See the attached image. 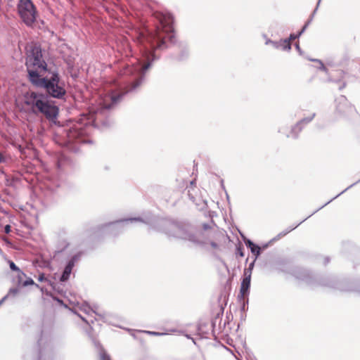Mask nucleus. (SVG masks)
<instances>
[{
    "instance_id": "f257e3e1",
    "label": "nucleus",
    "mask_w": 360,
    "mask_h": 360,
    "mask_svg": "<svg viewBox=\"0 0 360 360\" xmlns=\"http://www.w3.org/2000/svg\"><path fill=\"white\" fill-rule=\"evenodd\" d=\"M154 16L159 21L160 26H157L154 32L148 33L147 35L141 33L139 37V41L141 43L146 41L153 50L162 48L165 44V39L172 37L174 30L173 17L171 14L156 12Z\"/></svg>"
},
{
    "instance_id": "f03ea898",
    "label": "nucleus",
    "mask_w": 360,
    "mask_h": 360,
    "mask_svg": "<svg viewBox=\"0 0 360 360\" xmlns=\"http://www.w3.org/2000/svg\"><path fill=\"white\" fill-rule=\"evenodd\" d=\"M22 103L25 111L42 114L47 119L52 120L58 115V108L51 104L48 96L42 93L30 90L23 95Z\"/></svg>"
},
{
    "instance_id": "7ed1b4c3",
    "label": "nucleus",
    "mask_w": 360,
    "mask_h": 360,
    "mask_svg": "<svg viewBox=\"0 0 360 360\" xmlns=\"http://www.w3.org/2000/svg\"><path fill=\"white\" fill-rule=\"evenodd\" d=\"M25 65L29 80L32 84L43 77L47 70V64L43 58L39 45L32 43L26 47Z\"/></svg>"
},
{
    "instance_id": "20e7f679",
    "label": "nucleus",
    "mask_w": 360,
    "mask_h": 360,
    "mask_svg": "<svg viewBox=\"0 0 360 360\" xmlns=\"http://www.w3.org/2000/svg\"><path fill=\"white\" fill-rule=\"evenodd\" d=\"M37 87L44 88L52 97L61 98L65 94L64 87L60 84L59 77L53 74L50 79L41 77L32 84Z\"/></svg>"
},
{
    "instance_id": "39448f33",
    "label": "nucleus",
    "mask_w": 360,
    "mask_h": 360,
    "mask_svg": "<svg viewBox=\"0 0 360 360\" xmlns=\"http://www.w3.org/2000/svg\"><path fill=\"white\" fill-rule=\"evenodd\" d=\"M335 115L340 119L351 120L354 118L357 111L344 96H340L335 100Z\"/></svg>"
},
{
    "instance_id": "423d86ee",
    "label": "nucleus",
    "mask_w": 360,
    "mask_h": 360,
    "mask_svg": "<svg viewBox=\"0 0 360 360\" xmlns=\"http://www.w3.org/2000/svg\"><path fill=\"white\" fill-rule=\"evenodd\" d=\"M18 10L20 18L27 25L34 23L36 20V10L31 0H20Z\"/></svg>"
},
{
    "instance_id": "0eeeda50",
    "label": "nucleus",
    "mask_w": 360,
    "mask_h": 360,
    "mask_svg": "<svg viewBox=\"0 0 360 360\" xmlns=\"http://www.w3.org/2000/svg\"><path fill=\"white\" fill-rule=\"evenodd\" d=\"M250 280H251V272L249 269H245L244 271V278L242 281L240 289V295L239 297L242 299H245L248 294L249 290L250 288Z\"/></svg>"
},
{
    "instance_id": "6e6552de",
    "label": "nucleus",
    "mask_w": 360,
    "mask_h": 360,
    "mask_svg": "<svg viewBox=\"0 0 360 360\" xmlns=\"http://www.w3.org/2000/svg\"><path fill=\"white\" fill-rule=\"evenodd\" d=\"M120 95H106L104 98L102 108L104 109L110 108L115 103H117L120 100Z\"/></svg>"
},
{
    "instance_id": "1a4fd4ad",
    "label": "nucleus",
    "mask_w": 360,
    "mask_h": 360,
    "mask_svg": "<svg viewBox=\"0 0 360 360\" xmlns=\"http://www.w3.org/2000/svg\"><path fill=\"white\" fill-rule=\"evenodd\" d=\"M314 115L310 118H304L297 122L292 128V136L296 138L302 129V125L309 123L314 117Z\"/></svg>"
},
{
    "instance_id": "9d476101",
    "label": "nucleus",
    "mask_w": 360,
    "mask_h": 360,
    "mask_svg": "<svg viewBox=\"0 0 360 360\" xmlns=\"http://www.w3.org/2000/svg\"><path fill=\"white\" fill-rule=\"evenodd\" d=\"M74 266V261L71 260L68 262L67 266H65L63 273L61 276L60 281H66L68 280L70 275L72 272V268Z\"/></svg>"
},
{
    "instance_id": "9b49d317",
    "label": "nucleus",
    "mask_w": 360,
    "mask_h": 360,
    "mask_svg": "<svg viewBox=\"0 0 360 360\" xmlns=\"http://www.w3.org/2000/svg\"><path fill=\"white\" fill-rule=\"evenodd\" d=\"M78 308L87 315H91L94 312L91 307L86 302L82 303Z\"/></svg>"
},
{
    "instance_id": "f8f14e48",
    "label": "nucleus",
    "mask_w": 360,
    "mask_h": 360,
    "mask_svg": "<svg viewBox=\"0 0 360 360\" xmlns=\"http://www.w3.org/2000/svg\"><path fill=\"white\" fill-rule=\"evenodd\" d=\"M278 46L281 47L283 50H290L291 49V43L290 41V39H285L283 40H281L278 42Z\"/></svg>"
},
{
    "instance_id": "ddd939ff",
    "label": "nucleus",
    "mask_w": 360,
    "mask_h": 360,
    "mask_svg": "<svg viewBox=\"0 0 360 360\" xmlns=\"http://www.w3.org/2000/svg\"><path fill=\"white\" fill-rule=\"evenodd\" d=\"M248 247L251 250V252L255 255L258 256L260 253V248L250 240L248 241Z\"/></svg>"
},
{
    "instance_id": "4468645a",
    "label": "nucleus",
    "mask_w": 360,
    "mask_h": 360,
    "mask_svg": "<svg viewBox=\"0 0 360 360\" xmlns=\"http://www.w3.org/2000/svg\"><path fill=\"white\" fill-rule=\"evenodd\" d=\"M35 285L37 288H39V286L36 284L34 281L30 278H28L27 280H25L23 283H22V285L23 286H27V285Z\"/></svg>"
},
{
    "instance_id": "2eb2a0df",
    "label": "nucleus",
    "mask_w": 360,
    "mask_h": 360,
    "mask_svg": "<svg viewBox=\"0 0 360 360\" xmlns=\"http://www.w3.org/2000/svg\"><path fill=\"white\" fill-rule=\"evenodd\" d=\"M9 266H10V268L13 270V271H19L20 269L19 268L14 264L13 262L12 261H10L9 262Z\"/></svg>"
},
{
    "instance_id": "dca6fc26",
    "label": "nucleus",
    "mask_w": 360,
    "mask_h": 360,
    "mask_svg": "<svg viewBox=\"0 0 360 360\" xmlns=\"http://www.w3.org/2000/svg\"><path fill=\"white\" fill-rule=\"evenodd\" d=\"M38 281L40 282L46 281H47V278L45 277V275L44 274H41L38 277Z\"/></svg>"
},
{
    "instance_id": "f3484780",
    "label": "nucleus",
    "mask_w": 360,
    "mask_h": 360,
    "mask_svg": "<svg viewBox=\"0 0 360 360\" xmlns=\"http://www.w3.org/2000/svg\"><path fill=\"white\" fill-rule=\"evenodd\" d=\"M101 360H110V358L108 354H103L101 356Z\"/></svg>"
},
{
    "instance_id": "a211bd4d",
    "label": "nucleus",
    "mask_w": 360,
    "mask_h": 360,
    "mask_svg": "<svg viewBox=\"0 0 360 360\" xmlns=\"http://www.w3.org/2000/svg\"><path fill=\"white\" fill-rule=\"evenodd\" d=\"M6 160L5 157L4 155L0 152V163L4 162Z\"/></svg>"
},
{
    "instance_id": "6ab92c4d",
    "label": "nucleus",
    "mask_w": 360,
    "mask_h": 360,
    "mask_svg": "<svg viewBox=\"0 0 360 360\" xmlns=\"http://www.w3.org/2000/svg\"><path fill=\"white\" fill-rule=\"evenodd\" d=\"M10 231H11V226L10 225H6L5 226V232L6 233H8Z\"/></svg>"
},
{
    "instance_id": "aec40b11",
    "label": "nucleus",
    "mask_w": 360,
    "mask_h": 360,
    "mask_svg": "<svg viewBox=\"0 0 360 360\" xmlns=\"http://www.w3.org/2000/svg\"><path fill=\"white\" fill-rule=\"evenodd\" d=\"M210 245L214 249H217L219 247L218 245L214 242H211Z\"/></svg>"
},
{
    "instance_id": "412c9836",
    "label": "nucleus",
    "mask_w": 360,
    "mask_h": 360,
    "mask_svg": "<svg viewBox=\"0 0 360 360\" xmlns=\"http://www.w3.org/2000/svg\"><path fill=\"white\" fill-rule=\"evenodd\" d=\"M75 314L84 321L86 323L89 324V322L84 318L82 317L81 315H79V314L76 313Z\"/></svg>"
},
{
    "instance_id": "4be33fe9",
    "label": "nucleus",
    "mask_w": 360,
    "mask_h": 360,
    "mask_svg": "<svg viewBox=\"0 0 360 360\" xmlns=\"http://www.w3.org/2000/svg\"><path fill=\"white\" fill-rule=\"evenodd\" d=\"M296 36L294 35V34H290V37L288 39H290V41L291 42L292 41L295 40L296 39Z\"/></svg>"
},
{
    "instance_id": "5701e85b",
    "label": "nucleus",
    "mask_w": 360,
    "mask_h": 360,
    "mask_svg": "<svg viewBox=\"0 0 360 360\" xmlns=\"http://www.w3.org/2000/svg\"><path fill=\"white\" fill-rule=\"evenodd\" d=\"M319 63H320V65H321V69H322L323 70H326V67L324 66L323 63H321V61H319Z\"/></svg>"
},
{
    "instance_id": "b1692460",
    "label": "nucleus",
    "mask_w": 360,
    "mask_h": 360,
    "mask_svg": "<svg viewBox=\"0 0 360 360\" xmlns=\"http://www.w3.org/2000/svg\"><path fill=\"white\" fill-rule=\"evenodd\" d=\"M150 64L149 63H148L147 64H146L143 68L144 69H148L149 67H150Z\"/></svg>"
},
{
    "instance_id": "393cba45",
    "label": "nucleus",
    "mask_w": 360,
    "mask_h": 360,
    "mask_svg": "<svg viewBox=\"0 0 360 360\" xmlns=\"http://www.w3.org/2000/svg\"><path fill=\"white\" fill-rule=\"evenodd\" d=\"M132 70L131 69H130L129 71H124L122 74H128V73H131Z\"/></svg>"
},
{
    "instance_id": "a878e982",
    "label": "nucleus",
    "mask_w": 360,
    "mask_h": 360,
    "mask_svg": "<svg viewBox=\"0 0 360 360\" xmlns=\"http://www.w3.org/2000/svg\"><path fill=\"white\" fill-rule=\"evenodd\" d=\"M209 227H210V226H209V225H207V224H203V229H209Z\"/></svg>"
},
{
    "instance_id": "bb28decb",
    "label": "nucleus",
    "mask_w": 360,
    "mask_h": 360,
    "mask_svg": "<svg viewBox=\"0 0 360 360\" xmlns=\"http://www.w3.org/2000/svg\"><path fill=\"white\" fill-rule=\"evenodd\" d=\"M240 255L241 257H243V253L242 252H240Z\"/></svg>"
},
{
    "instance_id": "cd10ccee",
    "label": "nucleus",
    "mask_w": 360,
    "mask_h": 360,
    "mask_svg": "<svg viewBox=\"0 0 360 360\" xmlns=\"http://www.w3.org/2000/svg\"><path fill=\"white\" fill-rule=\"evenodd\" d=\"M3 301H4V299H3V300H1L0 301V305L1 304V303L3 302Z\"/></svg>"
}]
</instances>
